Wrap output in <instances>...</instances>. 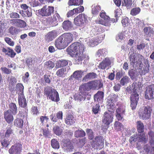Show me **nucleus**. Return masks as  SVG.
<instances>
[{
  "label": "nucleus",
  "mask_w": 154,
  "mask_h": 154,
  "mask_svg": "<svg viewBox=\"0 0 154 154\" xmlns=\"http://www.w3.org/2000/svg\"><path fill=\"white\" fill-rule=\"evenodd\" d=\"M85 46L83 44L79 42H75L69 45L66 49V51L71 56H75V63H79L82 60L87 62L89 57L87 55L84 54Z\"/></svg>",
  "instance_id": "nucleus-1"
},
{
  "label": "nucleus",
  "mask_w": 154,
  "mask_h": 154,
  "mask_svg": "<svg viewBox=\"0 0 154 154\" xmlns=\"http://www.w3.org/2000/svg\"><path fill=\"white\" fill-rule=\"evenodd\" d=\"M44 94L47 99H49L52 101L58 102L59 101V94L56 89L51 86H46L44 89Z\"/></svg>",
  "instance_id": "nucleus-2"
},
{
  "label": "nucleus",
  "mask_w": 154,
  "mask_h": 154,
  "mask_svg": "<svg viewBox=\"0 0 154 154\" xmlns=\"http://www.w3.org/2000/svg\"><path fill=\"white\" fill-rule=\"evenodd\" d=\"M113 115L112 112H105L103 117L102 122L104 125L102 127V130L104 131L107 130L109 127V125L113 121Z\"/></svg>",
  "instance_id": "nucleus-3"
},
{
  "label": "nucleus",
  "mask_w": 154,
  "mask_h": 154,
  "mask_svg": "<svg viewBox=\"0 0 154 154\" xmlns=\"http://www.w3.org/2000/svg\"><path fill=\"white\" fill-rule=\"evenodd\" d=\"M147 139L146 138L145 133L136 134L130 137L129 142L131 143L133 142L138 141V142H143L146 143L147 141Z\"/></svg>",
  "instance_id": "nucleus-4"
},
{
  "label": "nucleus",
  "mask_w": 154,
  "mask_h": 154,
  "mask_svg": "<svg viewBox=\"0 0 154 154\" xmlns=\"http://www.w3.org/2000/svg\"><path fill=\"white\" fill-rule=\"evenodd\" d=\"M100 16L103 19L96 20L95 22L97 24H101L105 26H109L110 25V18L108 16L106 15L105 12L103 11H101L100 13Z\"/></svg>",
  "instance_id": "nucleus-5"
},
{
  "label": "nucleus",
  "mask_w": 154,
  "mask_h": 154,
  "mask_svg": "<svg viewBox=\"0 0 154 154\" xmlns=\"http://www.w3.org/2000/svg\"><path fill=\"white\" fill-rule=\"evenodd\" d=\"M140 56L141 60L139 64V73L140 75H143L149 72V65L148 64H145L143 65L142 63V61L144 59L143 56L142 55H140Z\"/></svg>",
  "instance_id": "nucleus-6"
},
{
  "label": "nucleus",
  "mask_w": 154,
  "mask_h": 154,
  "mask_svg": "<svg viewBox=\"0 0 154 154\" xmlns=\"http://www.w3.org/2000/svg\"><path fill=\"white\" fill-rule=\"evenodd\" d=\"M88 17L85 14H79L74 19V24L78 26H82L85 23L88 22Z\"/></svg>",
  "instance_id": "nucleus-7"
},
{
  "label": "nucleus",
  "mask_w": 154,
  "mask_h": 154,
  "mask_svg": "<svg viewBox=\"0 0 154 154\" xmlns=\"http://www.w3.org/2000/svg\"><path fill=\"white\" fill-rule=\"evenodd\" d=\"M140 54H131L129 57L130 63L134 67H137L139 66V63L141 62Z\"/></svg>",
  "instance_id": "nucleus-8"
},
{
  "label": "nucleus",
  "mask_w": 154,
  "mask_h": 154,
  "mask_svg": "<svg viewBox=\"0 0 154 154\" xmlns=\"http://www.w3.org/2000/svg\"><path fill=\"white\" fill-rule=\"evenodd\" d=\"M54 11V8L52 6H44L40 9L39 13L42 16H49Z\"/></svg>",
  "instance_id": "nucleus-9"
},
{
  "label": "nucleus",
  "mask_w": 154,
  "mask_h": 154,
  "mask_svg": "<svg viewBox=\"0 0 154 154\" xmlns=\"http://www.w3.org/2000/svg\"><path fill=\"white\" fill-rule=\"evenodd\" d=\"M152 111V108L150 106H145L143 111H141V109L139 110V116L143 119H149L151 116Z\"/></svg>",
  "instance_id": "nucleus-10"
},
{
  "label": "nucleus",
  "mask_w": 154,
  "mask_h": 154,
  "mask_svg": "<svg viewBox=\"0 0 154 154\" xmlns=\"http://www.w3.org/2000/svg\"><path fill=\"white\" fill-rule=\"evenodd\" d=\"M104 144V139L103 137L98 136L95 137L94 139L91 142V145L92 147L97 149L100 145Z\"/></svg>",
  "instance_id": "nucleus-11"
},
{
  "label": "nucleus",
  "mask_w": 154,
  "mask_h": 154,
  "mask_svg": "<svg viewBox=\"0 0 154 154\" xmlns=\"http://www.w3.org/2000/svg\"><path fill=\"white\" fill-rule=\"evenodd\" d=\"M145 97L148 100L154 99V84L149 85L146 87Z\"/></svg>",
  "instance_id": "nucleus-12"
},
{
  "label": "nucleus",
  "mask_w": 154,
  "mask_h": 154,
  "mask_svg": "<svg viewBox=\"0 0 154 154\" xmlns=\"http://www.w3.org/2000/svg\"><path fill=\"white\" fill-rule=\"evenodd\" d=\"M22 149V145L18 143L12 146L9 149L8 152L10 154H20Z\"/></svg>",
  "instance_id": "nucleus-13"
},
{
  "label": "nucleus",
  "mask_w": 154,
  "mask_h": 154,
  "mask_svg": "<svg viewBox=\"0 0 154 154\" xmlns=\"http://www.w3.org/2000/svg\"><path fill=\"white\" fill-rule=\"evenodd\" d=\"M139 95L137 92H134L131 94L130 97V106L132 109H136L139 99Z\"/></svg>",
  "instance_id": "nucleus-14"
},
{
  "label": "nucleus",
  "mask_w": 154,
  "mask_h": 154,
  "mask_svg": "<svg viewBox=\"0 0 154 154\" xmlns=\"http://www.w3.org/2000/svg\"><path fill=\"white\" fill-rule=\"evenodd\" d=\"M73 36L72 34L70 33H64L63 34L64 48L72 41Z\"/></svg>",
  "instance_id": "nucleus-15"
},
{
  "label": "nucleus",
  "mask_w": 154,
  "mask_h": 154,
  "mask_svg": "<svg viewBox=\"0 0 154 154\" xmlns=\"http://www.w3.org/2000/svg\"><path fill=\"white\" fill-rule=\"evenodd\" d=\"M18 102L19 106L22 107L24 108L27 106V102L24 94V91L21 93H19L18 96Z\"/></svg>",
  "instance_id": "nucleus-16"
},
{
  "label": "nucleus",
  "mask_w": 154,
  "mask_h": 154,
  "mask_svg": "<svg viewBox=\"0 0 154 154\" xmlns=\"http://www.w3.org/2000/svg\"><path fill=\"white\" fill-rule=\"evenodd\" d=\"M4 118L6 122L8 124L13 122L14 117L10 109L4 112Z\"/></svg>",
  "instance_id": "nucleus-17"
},
{
  "label": "nucleus",
  "mask_w": 154,
  "mask_h": 154,
  "mask_svg": "<svg viewBox=\"0 0 154 154\" xmlns=\"http://www.w3.org/2000/svg\"><path fill=\"white\" fill-rule=\"evenodd\" d=\"M80 89L82 93L83 94V96L85 97V100L88 95V92L89 91V82L82 84L80 85Z\"/></svg>",
  "instance_id": "nucleus-18"
},
{
  "label": "nucleus",
  "mask_w": 154,
  "mask_h": 154,
  "mask_svg": "<svg viewBox=\"0 0 154 154\" xmlns=\"http://www.w3.org/2000/svg\"><path fill=\"white\" fill-rule=\"evenodd\" d=\"M62 146L64 148L68 151H71L74 148L70 140H64L62 141Z\"/></svg>",
  "instance_id": "nucleus-19"
},
{
  "label": "nucleus",
  "mask_w": 154,
  "mask_h": 154,
  "mask_svg": "<svg viewBox=\"0 0 154 154\" xmlns=\"http://www.w3.org/2000/svg\"><path fill=\"white\" fill-rule=\"evenodd\" d=\"M2 51L3 52L5 53L6 55H8L11 58H14L16 55V52L12 48H11L10 47H8L7 48L2 47Z\"/></svg>",
  "instance_id": "nucleus-20"
},
{
  "label": "nucleus",
  "mask_w": 154,
  "mask_h": 154,
  "mask_svg": "<svg viewBox=\"0 0 154 154\" xmlns=\"http://www.w3.org/2000/svg\"><path fill=\"white\" fill-rule=\"evenodd\" d=\"M111 64V61L109 58L106 57L101 62L99 65V69H104L107 66H110Z\"/></svg>",
  "instance_id": "nucleus-21"
},
{
  "label": "nucleus",
  "mask_w": 154,
  "mask_h": 154,
  "mask_svg": "<svg viewBox=\"0 0 154 154\" xmlns=\"http://www.w3.org/2000/svg\"><path fill=\"white\" fill-rule=\"evenodd\" d=\"M55 45L56 47L59 49L64 48L63 34L56 40Z\"/></svg>",
  "instance_id": "nucleus-22"
},
{
  "label": "nucleus",
  "mask_w": 154,
  "mask_h": 154,
  "mask_svg": "<svg viewBox=\"0 0 154 154\" xmlns=\"http://www.w3.org/2000/svg\"><path fill=\"white\" fill-rule=\"evenodd\" d=\"M125 113V109L121 108H118L116 111V116L118 120H121Z\"/></svg>",
  "instance_id": "nucleus-23"
},
{
  "label": "nucleus",
  "mask_w": 154,
  "mask_h": 154,
  "mask_svg": "<svg viewBox=\"0 0 154 154\" xmlns=\"http://www.w3.org/2000/svg\"><path fill=\"white\" fill-rule=\"evenodd\" d=\"M62 27L65 31H67L72 30L73 27L72 22L69 20H65L62 23Z\"/></svg>",
  "instance_id": "nucleus-24"
},
{
  "label": "nucleus",
  "mask_w": 154,
  "mask_h": 154,
  "mask_svg": "<svg viewBox=\"0 0 154 154\" xmlns=\"http://www.w3.org/2000/svg\"><path fill=\"white\" fill-rule=\"evenodd\" d=\"M84 71L82 70H77L74 72L71 75V77H73L76 80H81L82 77L83 75Z\"/></svg>",
  "instance_id": "nucleus-25"
},
{
  "label": "nucleus",
  "mask_w": 154,
  "mask_h": 154,
  "mask_svg": "<svg viewBox=\"0 0 154 154\" xmlns=\"http://www.w3.org/2000/svg\"><path fill=\"white\" fill-rule=\"evenodd\" d=\"M75 119L72 114L67 115L65 119V123L67 125H72L75 122Z\"/></svg>",
  "instance_id": "nucleus-26"
},
{
  "label": "nucleus",
  "mask_w": 154,
  "mask_h": 154,
  "mask_svg": "<svg viewBox=\"0 0 154 154\" xmlns=\"http://www.w3.org/2000/svg\"><path fill=\"white\" fill-rule=\"evenodd\" d=\"M104 95L103 92L98 91L97 93L94 95V100L97 101L98 103H101V101L103 100Z\"/></svg>",
  "instance_id": "nucleus-27"
},
{
  "label": "nucleus",
  "mask_w": 154,
  "mask_h": 154,
  "mask_svg": "<svg viewBox=\"0 0 154 154\" xmlns=\"http://www.w3.org/2000/svg\"><path fill=\"white\" fill-rule=\"evenodd\" d=\"M24 121L22 119L17 118L15 119L14 122V124L17 127L22 128L23 125Z\"/></svg>",
  "instance_id": "nucleus-28"
},
{
  "label": "nucleus",
  "mask_w": 154,
  "mask_h": 154,
  "mask_svg": "<svg viewBox=\"0 0 154 154\" xmlns=\"http://www.w3.org/2000/svg\"><path fill=\"white\" fill-rule=\"evenodd\" d=\"M137 129L139 133H142L144 131V125L142 122L138 120L136 122Z\"/></svg>",
  "instance_id": "nucleus-29"
},
{
  "label": "nucleus",
  "mask_w": 154,
  "mask_h": 154,
  "mask_svg": "<svg viewBox=\"0 0 154 154\" xmlns=\"http://www.w3.org/2000/svg\"><path fill=\"white\" fill-rule=\"evenodd\" d=\"M9 108L12 112V114L15 115L17 113V107L15 103H11L9 104Z\"/></svg>",
  "instance_id": "nucleus-30"
},
{
  "label": "nucleus",
  "mask_w": 154,
  "mask_h": 154,
  "mask_svg": "<svg viewBox=\"0 0 154 154\" xmlns=\"http://www.w3.org/2000/svg\"><path fill=\"white\" fill-rule=\"evenodd\" d=\"M98 88L97 80L90 81L89 82V90L91 89H97Z\"/></svg>",
  "instance_id": "nucleus-31"
},
{
  "label": "nucleus",
  "mask_w": 154,
  "mask_h": 154,
  "mask_svg": "<svg viewBox=\"0 0 154 154\" xmlns=\"http://www.w3.org/2000/svg\"><path fill=\"white\" fill-rule=\"evenodd\" d=\"M83 0H69L68 1L69 5H82Z\"/></svg>",
  "instance_id": "nucleus-32"
},
{
  "label": "nucleus",
  "mask_w": 154,
  "mask_h": 154,
  "mask_svg": "<svg viewBox=\"0 0 154 154\" xmlns=\"http://www.w3.org/2000/svg\"><path fill=\"white\" fill-rule=\"evenodd\" d=\"M68 63L67 60H58L57 62L56 67V68H59V67H63V66H67Z\"/></svg>",
  "instance_id": "nucleus-33"
},
{
  "label": "nucleus",
  "mask_w": 154,
  "mask_h": 154,
  "mask_svg": "<svg viewBox=\"0 0 154 154\" xmlns=\"http://www.w3.org/2000/svg\"><path fill=\"white\" fill-rule=\"evenodd\" d=\"M53 131L57 136H60L63 132V130L59 126H55L53 128Z\"/></svg>",
  "instance_id": "nucleus-34"
},
{
  "label": "nucleus",
  "mask_w": 154,
  "mask_h": 154,
  "mask_svg": "<svg viewBox=\"0 0 154 154\" xmlns=\"http://www.w3.org/2000/svg\"><path fill=\"white\" fill-rule=\"evenodd\" d=\"M80 85L79 87V94L76 95L75 96V100H78L79 101H81L83 100H85V97H84V94L83 93H82L81 90L80 89Z\"/></svg>",
  "instance_id": "nucleus-35"
},
{
  "label": "nucleus",
  "mask_w": 154,
  "mask_h": 154,
  "mask_svg": "<svg viewBox=\"0 0 154 154\" xmlns=\"http://www.w3.org/2000/svg\"><path fill=\"white\" fill-rule=\"evenodd\" d=\"M51 146L54 149H59L60 148V143L59 141L55 139H52L51 141Z\"/></svg>",
  "instance_id": "nucleus-36"
},
{
  "label": "nucleus",
  "mask_w": 154,
  "mask_h": 154,
  "mask_svg": "<svg viewBox=\"0 0 154 154\" xmlns=\"http://www.w3.org/2000/svg\"><path fill=\"white\" fill-rule=\"evenodd\" d=\"M144 149L147 154H154V147H151L148 145H145Z\"/></svg>",
  "instance_id": "nucleus-37"
},
{
  "label": "nucleus",
  "mask_w": 154,
  "mask_h": 154,
  "mask_svg": "<svg viewBox=\"0 0 154 154\" xmlns=\"http://www.w3.org/2000/svg\"><path fill=\"white\" fill-rule=\"evenodd\" d=\"M6 138L5 136L2 138L0 140L1 145L4 147H7L10 144V142Z\"/></svg>",
  "instance_id": "nucleus-38"
},
{
  "label": "nucleus",
  "mask_w": 154,
  "mask_h": 154,
  "mask_svg": "<svg viewBox=\"0 0 154 154\" xmlns=\"http://www.w3.org/2000/svg\"><path fill=\"white\" fill-rule=\"evenodd\" d=\"M98 38H93L89 41V45L91 47H94L99 43Z\"/></svg>",
  "instance_id": "nucleus-39"
},
{
  "label": "nucleus",
  "mask_w": 154,
  "mask_h": 154,
  "mask_svg": "<svg viewBox=\"0 0 154 154\" xmlns=\"http://www.w3.org/2000/svg\"><path fill=\"white\" fill-rule=\"evenodd\" d=\"M86 135V133L83 130H76L75 132V136L76 137H84Z\"/></svg>",
  "instance_id": "nucleus-40"
},
{
  "label": "nucleus",
  "mask_w": 154,
  "mask_h": 154,
  "mask_svg": "<svg viewBox=\"0 0 154 154\" xmlns=\"http://www.w3.org/2000/svg\"><path fill=\"white\" fill-rule=\"evenodd\" d=\"M97 74L95 72H89L88 74H87L83 79V80L87 81L88 79H92V78H94L96 77Z\"/></svg>",
  "instance_id": "nucleus-41"
},
{
  "label": "nucleus",
  "mask_w": 154,
  "mask_h": 154,
  "mask_svg": "<svg viewBox=\"0 0 154 154\" xmlns=\"http://www.w3.org/2000/svg\"><path fill=\"white\" fill-rule=\"evenodd\" d=\"M115 105L111 101L110 102L108 103L107 105V108L109 112L112 113V112H113L115 110Z\"/></svg>",
  "instance_id": "nucleus-42"
},
{
  "label": "nucleus",
  "mask_w": 154,
  "mask_h": 154,
  "mask_svg": "<svg viewBox=\"0 0 154 154\" xmlns=\"http://www.w3.org/2000/svg\"><path fill=\"white\" fill-rule=\"evenodd\" d=\"M14 131L11 126H8L6 128V131L5 133V137H9L12 134H13Z\"/></svg>",
  "instance_id": "nucleus-43"
},
{
  "label": "nucleus",
  "mask_w": 154,
  "mask_h": 154,
  "mask_svg": "<svg viewBox=\"0 0 154 154\" xmlns=\"http://www.w3.org/2000/svg\"><path fill=\"white\" fill-rule=\"evenodd\" d=\"M130 79L128 76H127V75L123 76L120 81L121 85L124 86L125 84H127L129 82Z\"/></svg>",
  "instance_id": "nucleus-44"
},
{
  "label": "nucleus",
  "mask_w": 154,
  "mask_h": 154,
  "mask_svg": "<svg viewBox=\"0 0 154 154\" xmlns=\"http://www.w3.org/2000/svg\"><path fill=\"white\" fill-rule=\"evenodd\" d=\"M17 80L14 76H11L9 80V88L14 87L16 83Z\"/></svg>",
  "instance_id": "nucleus-45"
},
{
  "label": "nucleus",
  "mask_w": 154,
  "mask_h": 154,
  "mask_svg": "<svg viewBox=\"0 0 154 154\" xmlns=\"http://www.w3.org/2000/svg\"><path fill=\"white\" fill-rule=\"evenodd\" d=\"M132 4V0H123V2L122 3V5L125 6L127 8H130Z\"/></svg>",
  "instance_id": "nucleus-46"
},
{
  "label": "nucleus",
  "mask_w": 154,
  "mask_h": 154,
  "mask_svg": "<svg viewBox=\"0 0 154 154\" xmlns=\"http://www.w3.org/2000/svg\"><path fill=\"white\" fill-rule=\"evenodd\" d=\"M26 23L25 21L21 19H17V26L20 28H24L26 27Z\"/></svg>",
  "instance_id": "nucleus-47"
},
{
  "label": "nucleus",
  "mask_w": 154,
  "mask_h": 154,
  "mask_svg": "<svg viewBox=\"0 0 154 154\" xmlns=\"http://www.w3.org/2000/svg\"><path fill=\"white\" fill-rule=\"evenodd\" d=\"M148 134L149 135L150 143L151 144H154V132L150 130L149 131Z\"/></svg>",
  "instance_id": "nucleus-48"
},
{
  "label": "nucleus",
  "mask_w": 154,
  "mask_h": 154,
  "mask_svg": "<svg viewBox=\"0 0 154 154\" xmlns=\"http://www.w3.org/2000/svg\"><path fill=\"white\" fill-rule=\"evenodd\" d=\"M114 128L117 131H120L123 128V126L121 123L118 122H115L114 124Z\"/></svg>",
  "instance_id": "nucleus-49"
},
{
  "label": "nucleus",
  "mask_w": 154,
  "mask_h": 154,
  "mask_svg": "<svg viewBox=\"0 0 154 154\" xmlns=\"http://www.w3.org/2000/svg\"><path fill=\"white\" fill-rule=\"evenodd\" d=\"M24 88L23 84H20V83H18L16 85V88L18 96L19 93H21V92H23Z\"/></svg>",
  "instance_id": "nucleus-50"
},
{
  "label": "nucleus",
  "mask_w": 154,
  "mask_h": 154,
  "mask_svg": "<svg viewBox=\"0 0 154 154\" xmlns=\"http://www.w3.org/2000/svg\"><path fill=\"white\" fill-rule=\"evenodd\" d=\"M66 71V69L62 68H61L58 70L56 72V74L58 76L64 77L65 76L64 72Z\"/></svg>",
  "instance_id": "nucleus-51"
},
{
  "label": "nucleus",
  "mask_w": 154,
  "mask_h": 154,
  "mask_svg": "<svg viewBox=\"0 0 154 154\" xmlns=\"http://www.w3.org/2000/svg\"><path fill=\"white\" fill-rule=\"evenodd\" d=\"M101 10V8L100 6H94L92 8V13L93 15H96L98 14Z\"/></svg>",
  "instance_id": "nucleus-52"
},
{
  "label": "nucleus",
  "mask_w": 154,
  "mask_h": 154,
  "mask_svg": "<svg viewBox=\"0 0 154 154\" xmlns=\"http://www.w3.org/2000/svg\"><path fill=\"white\" fill-rule=\"evenodd\" d=\"M18 31V29H17L14 26L10 27L8 29L9 33L12 35H15Z\"/></svg>",
  "instance_id": "nucleus-53"
},
{
  "label": "nucleus",
  "mask_w": 154,
  "mask_h": 154,
  "mask_svg": "<svg viewBox=\"0 0 154 154\" xmlns=\"http://www.w3.org/2000/svg\"><path fill=\"white\" fill-rule=\"evenodd\" d=\"M25 108V109L23 111V112H19L18 115L20 117H23V118L25 117L27 118L28 116V109Z\"/></svg>",
  "instance_id": "nucleus-54"
},
{
  "label": "nucleus",
  "mask_w": 154,
  "mask_h": 154,
  "mask_svg": "<svg viewBox=\"0 0 154 154\" xmlns=\"http://www.w3.org/2000/svg\"><path fill=\"white\" fill-rule=\"evenodd\" d=\"M42 133L45 137H48L51 136V131H49L48 128L42 129Z\"/></svg>",
  "instance_id": "nucleus-55"
},
{
  "label": "nucleus",
  "mask_w": 154,
  "mask_h": 154,
  "mask_svg": "<svg viewBox=\"0 0 154 154\" xmlns=\"http://www.w3.org/2000/svg\"><path fill=\"white\" fill-rule=\"evenodd\" d=\"M106 53L107 51L106 48L99 49L97 52V55L99 57L100 56H105L106 55Z\"/></svg>",
  "instance_id": "nucleus-56"
},
{
  "label": "nucleus",
  "mask_w": 154,
  "mask_h": 154,
  "mask_svg": "<svg viewBox=\"0 0 154 154\" xmlns=\"http://www.w3.org/2000/svg\"><path fill=\"white\" fill-rule=\"evenodd\" d=\"M87 134L88 135V138L91 140H93L94 138V132L91 129H87L86 130Z\"/></svg>",
  "instance_id": "nucleus-57"
},
{
  "label": "nucleus",
  "mask_w": 154,
  "mask_h": 154,
  "mask_svg": "<svg viewBox=\"0 0 154 154\" xmlns=\"http://www.w3.org/2000/svg\"><path fill=\"white\" fill-rule=\"evenodd\" d=\"M141 10L140 8H132L131 11V14L132 15H136L140 12Z\"/></svg>",
  "instance_id": "nucleus-58"
},
{
  "label": "nucleus",
  "mask_w": 154,
  "mask_h": 154,
  "mask_svg": "<svg viewBox=\"0 0 154 154\" xmlns=\"http://www.w3.org/2000/svg\"><path fill=\"white\" fill-rule=\"evenodd\" d=\"M45 65L47 68L52 69V68H53L54 66V64L53 62L49 60L48 61H47L45 62Z\"/></svg>",
  "instance_id": "nucleus-59"
},
{
  "label": "nucleus",
  "mask_w": 154,
  "mask_h": 154,
  "mask_svg": "<svg viewBox=\"0 0 154 154\" xmlns=\"http://www.w3.org/2000/svg\"><path fill=\"white\" fill-rule=\"evenodd\" d=\"M5 40L8 45L11 46H13L14 45V42L13 41L11 38L9 37H5Z\"/></svg>",
  "instance_id": "nucleus-60"
},
{
  "label": "nucleus",
  "mask_w": 154,
  "mask_h": 154,
  "mask_svg": "<svg viewBox=\"0 0 154 154\" xmlns=\"http://www.w3.org/2000/svg\"><path fill=\"white\" fill-rule=\"evenodd\" d=\"M57 36V33L55 31L50 32L48 34V38L50 39H53Z\"/></svg>",
  "instance_id": "nucleus-61"
},
{
  "label": "nucleus",
  "mask_w": 154,
  "mask_h": 154,
  "mask_svg": "<svg viewBox=\"0 0 154 154\" xmlns=\"http://www.w3.org/2000/svg\"><path fill=\"white\" fill-rule=\"evenodd\" d=\"M100 106L99 104H96L95 106H93L92 111L94 114L98 113L100 110Z\"/></svg>",
  "instance_id": "nucleus-62"
},
{
  "label": "nucleus",
  "mask_w": 154,
  "mask_h": 154,
  "mask_svg": "<svg viewBox=\"0 0 154 154\" xmlns=\"http://www.w3.org/2000/svg\"><path fill=\"white\" fill-rule=\"evenodd\" d=\"M129 20V19H128L127 17H125L122 18V23L123 26H124V27L127 26L128 25Z\"/></svg>",
  "instance_id": "nucleus-63"
},
{
  "label": "nucleus",
  "mask_w": 154,
  "mask_h": 154,
  "mask_svg": "<svg viewBox=\"0 0 154 154\" xmlns=\"http://www.w3.org/2000/svg\"><path fill=\"white\" fill-rule=\"evenodd\" d=\"M49 120V117L47 116H41L40 118V121L42 124L46 123Z\"/></svg>",
  "instance_id": "nucleus-64"
}]
</instances>
